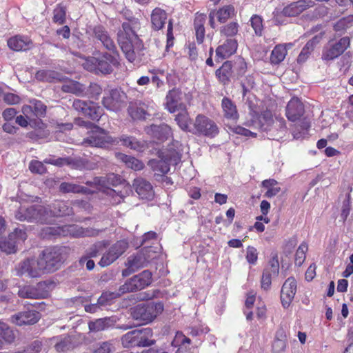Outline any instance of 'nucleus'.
Here are the masks:
<instances>
[{
    "mask_svg": "<svg viewBox=\"0 0 353 353\" xmlns=\"http://www.w3.org/2000/svg\"><path fill=\"white\" fill-rule=\"evenodd\" d=\"M137 27V21H125L117 34V43L125 58L131 63L141 55L143 49V42L136 33Z\"/></svg>",
    "mask_w": 353,
    "mask_h": 353,
    "instance_id": "f257e3e1",
    "label": "nucleus"
},
{
    "mask_svg": "<svg viewBox=\"0 0 353 353\" xmlns=\"http://www.w3.org/2000/svg\"><path fill=\"white\" fill-rule=\"evenodd\" d=\"M38 258L43 274L52 273L60 269L65 261L63 248H47L41 252Z\"/></svg>",
    "mask_w": 353,
    "mask_h": 353,
    "instance_id": "f03ea898",
    "label": "nucleus"
},
{
    "mask_svg": "<svg viewBox=\"0 0 353 353\" xmlns=\"http://www.w3.org/2000/svg\"><path fill=\"white\" fill-rule=\"evenodd\" d=\"M153 332L150 328L137 329L130 331L121 338V345L125 348L149 347L156 342L152 339Z\"/></svg>",
    "mask_w": 353,
    "mask_h": 353,
    "instance_id": "7ed1b4c3",
    "label": "nucleus"
},
{
    "mask_svg": "<svg viewBox=\"0 0 353 353\" xmlns=\"http://www.w3.org/2000/svg\"><path fill=\"white\" fill-rule=\"evenodd\" d=\"M163 310V305L161 302L139 304L131 309L133 319L141 324H147L153 321Z\"/></svg>",
    "mask_w": 353,
    "mask_h": 353,
    "instance_id": "20e7f679",
    "label": "nucleus"
},
{
    "mask_svg": "<svg viewBox=\"0 0 353 353\" xmlns=\"http://www.w3.org/2000/svg\"><path fill=\"white\" fill-rule=\"evenodd\" d=\"M254 125L262 131H270L274 127L280 134L273 137V139L281 138V135L286 132L285 121L283 118L274 119L272 112L269 110L263 111L254 121Z\"/></svg>",
    "mask_w": 353,
    "mask_h": 353,
    "instance_id": "39448f33",
    "label": "nucleus"
},
{
    "mask_svg": "<svg viewBox=\"0 0 353 353\" xmlns=\"http://www.w3.org/2000/svg\"><path fill=\"white\" fill-rule=\"evenodd\" d=\"M15 218L20 221L44 223L49 219V212L47 208L43 205L21 206L15 213Z\"/></svg>",
    "mask_w": 353,
    "mask_h": 353,
    "instance_id": "423d86ee",
    "label": "nucleus"
},
{
    "mask_svg": "<svg viewBox=\"0 0 353 353\" xmlns=\"http://www.w3.org/2000/svg\"><path fill=\"white\" fill-rule=\"evenodd\" d=\"M119 143L116 138L108 134V132L97 125L94 126L91 134L82 141V145L85 147H97L105 148L110 145H115Z\"/></svg>",
    "mask_w": 353,
    "mask_h": 353,
    "instance_id": "0eeeda50",
    "label": "nucleus"
},
{
    "mask_svg": "<svg viewBox=\"0 0 353 353\" xmlns=\"http://www.w3.org/2000/svg\"><path fill=\"white\" fill-rule=\"evenodd\" d=\"M90 36L96 44H99L107 51L119 56L116 43L103 26L99 24L91 28Z\"/></svg>",
    "mask_w": 353,
    "mask_h": 353,
    "instance_id": "6e6552de",
    "label": "nucleus"
},
{
    "mask_svg": "<svg viewBox=\"0 0 353 353\" xmlns=\"http://www.w3.org/2000/svg\"><path fill=\"white\" fill-rule=\"evenodd\" d=\"M194 128L191 132L194 134L214 137L219 133L216 123L204 114H198L194 121Z\"/></svg>",
    "mask_w": 353,
    "mask_h": 353,
    "instance_id": "1a4fd4ad",
    "label": "nucleus"
},
{
    "mask_svg": "<svg viewBox=\"0 0 353 353\" xmlns=\"http://www.w3.org/2000/svg\"><path fill=\"white\" fill-rule=\"evenodd\" d=\"M152 282V273L149 270H144L127 280L120 286L119 291L125 294L137 290H141L148 286Z\"/></svg>",
    "mask_w": 353,
    "mask_h": 353,
    "instance_id": "9d476101",
    "label": "nucleus"
},
{
    "mask_svg": "<svg viewBox=\"0 0 353 353\" xmlns=\"http://www.w3.org/2000/svg\"><path fill=\"white\" fill-rule=\"evenodd\" d=\"M16 275L26 276L30 278H38L43 274L39 258H28L19 263L14 268Z\"/></svg>",
    "mask_w": 353,
    "mask_h": 353,
    "instance_id": "9b49d317",
    "label": "nucleus"
},
{
    "mask_svg": "<svg viewBox=\"0 0 353 353\" xmlns=\"http://www.w3.org/2000/svg\"><path fill=\"white\" fill-rule=\"evenodd\" d=\"M350 44L348 37H342L339 41H330L323 48L322 59L325 61L334 60L341 55Z\"/></svg>",
    "mask_w": 353,
    "mask_h": 353,
    "instance_id": "f8f14e48",
    "label": "nucleus"
},
{
    "mask_svg": "<svg viewBox=\"0 0 353 353\" xmlns=\"http://www.w3.org/2000/svg\"><path fill=\"white\" fill-rule=\"evenodd\" d=\"M127 103V95L121 89L114 88L103 97L102 104L108 110L117 112Z\"/></svg>",
    "mask_w": 353,
    "mask_h": 353,
    "instance_id": "ddd939ff",
    "label": "nucleus"
},
{
    "mask_svg": "<svg viewBox=\"0 0 353 353\" xmlns=\"http://www.w3.org/2000/svg\"><path fill=\"white\" fill-rule=\"evenodd\" d=\"M128 247V242L126 240L117 241L103 254L99 264L101 267L110 265L119 259L127 250Z\"/></svg>",
    "mask_w": 353,
    "mask_h": 353,
    "instance_id": "4468645a",
    "label": "nucleus"
},
{
    "mask_svg": "<svg viewBox=\"0 0 353 353\" xmlns=\"http://www.w3.org/2000/svg\"><path fill=\"white\" fill-rule=\"evenodd\" d=\"M73 108L77 112L89 117L93 121H98L102 114V108L92 101H85L80 99H74L72 103Z\"/></svg>",
    "mask_w": 353,
    "mask_h": 353,
    "instance_id": "2eb2a0df",
    "label": "nucleus"
},
{
    "mask_svg": "<svg viewBox=\"0 0 353 353\" xmlns=\"http://www.w3.org/2000/svg\"><path fill=\"white\" fill-rule=\"evenodd\" d=\"M119 56L107 52H102L99 57H94L95 68L102 74H110L113 71L112 66H118Z\"/></svg>",
    "mask_w": 353,
    "mask_h": 353,
    "instance_id": "dca6fc26",
    "label": "nucleus"
},
{
    "mask_svg": "<svg viewBox=\"0 0 353 353\" xmlns=\"http://www.w3.org/2000/svg\"><path fill=\"white\" fill-rule=\"evenodd\" d=\"M148 258H150V256H145L140 251L135 255L129 256L125 263L127 268L122 271L123 276H128L140 268L146 266L148 263Z\"/></svg>",
    "mask_w": 353,
    "mask_h": 353,
    "instance_id": "f3484780",
    "label": "nucleus"
},
{
    "mask_svg": "<svg viewBox=\"0 0 353 353\" xmlns=\"http://www.w3.org/2000/svg\"><path fill=\"white\" fill-rule=\"evenodd\" d=\"M41 318L39 312L34 310H27L19 312L11 316V322L18 326L34 325Z\"/></svg>",
    "mask_w": 353,
    "mask_h": 353,
    "instance_id": "a211bd4d",
    "label": "nucleus"
},
{
    "mask_svg": "<svg viewBox=\"0 0 353 353\" xmlns=\"http://www.w3.org/2000/svg\"><path fill=\"white\" fill-rule=\"evenodd\" d=\"M296 292V281L293 277H289L283 283L281 291L282 305L288 307Z\"/></svg>",
    "mask_w": 353,
    "mask_h": 353,
    "instance_id": "6ab92c4d",
    "label": "nucleus"
},
{
    "mask_svg": "<svg viewBox=\"0 0 353 353\" xmlns=\"http://www.w3.org/2000/svg\"><path fill=\"white\" fill-rule=\"evenodd\" d=\"M270 266L265 268L261 280V288L264 290H268L272 284V277L277 276L279 271V263L277 256H274L269 262Z\"/></svg>",
    "mask_w": 353,
    "mask_h": 353,
    "instance_id": "aec40b11",
    "label": "nucleus"
},
{
    "mask_svg": "<svg viewBox=\"0 0 353 353\" xmlns=\"http://www.w3.org/2000/svg\"><path fill=\"white\" fill-rule=\"evenodd\" d=\"M132 187L141 199L151 200L154 192L151 183L141 177H137L132 182Z\"/></svg>",
    "mask_w": 353,
    "mask_h": 353,
    "instance_id": "412c9836",
    "label": "nucleus"
},
{
    "mask_svg": "<svg viewBox=\"0 0 353 353\" xmlns=\"http://www.w3.org/2000/svg\"><path fill=\"white\" fill-rule=\"evenodd\" d=\"M314 4V3L312 0H299L284 7L281 13L288 17H296L312 7Z\"/></svg>",
    "mask_w": 353,
    "mask_h": 353,
    "instance_id": "4be33fe9",
    "label": "nucleus"
},
{
    "mask_svg": "<svg viewBox=\"0 0 353 353\" xmlns=\"http://www.w3.org/2000/svg\"><path fill=\"white\" fill-rule=\"evenodd\" d=\"M15 123L21 127H26L28 124L32 128H37L34 132H30V137L35 135L39 139L47 137L48 132L43 130L45 124L41 119L30 121V122L22 115L17 116L15 119Z\"/></svg>",
    "mask_w": 353,
    "mask_h": 353,
    "instance_id": "5701e85b",
    "label": "nucleus"
},
{
    "mask_svg": "<svg viewBox=\"0 0 353 353\" xmlns=\"http://www.w3.org/2000/svg\"><path fill=\"white\" fill-rule=\"evenodd\" d=\"M304 106L296 97L292 98L286 107V116L291 121L299 120L304 114Z\"/></svg>",
    "mask_w": 353,
    "mask_h": 353,
    "instance_id": "b1692460",
    "label": "nucleus"
},
{
    "mask_svg": "<svg viewBox=\"0 0 353 353\" xmlns=\"http://www.w3.org/2000/svg\"><path fill=\"white\" fill-rule=\"evenodd\" d=\"M43 286L42 283H39L36 286L33 285H20L17 294L22 299H41L44 297L45 292H41L40 289Z\"/></svg>",
    "mask_w": 353,
    "mask_h": 353,
    "instance_id": "393cba45",
    "label": "nucleus"
},
{
    "mask_svg": "<svg viewBox=\"0 0 353 353\" xmlns=\"http://www.w3.org/2000/svg\"><path fill=\"white\" fill-rule=\"evenodd\" d=\"M49 218L53 216H63L72 214V208L64 201H55L47 208Z\"/></svg>",
    "mask_w": 353,
    "mask_h": 353,
    "instance_id": "a878e982",
    "label": "nucleus"
},
{
    "mask_svg": "<svg viewBox=\"0 0 353 353\" xmlns=\"http://www.w3.org/2000/svg\"><path fill=\"white\" fill-rule=\"evenodd\" d=\"M117 321L116 316L98 319L88 323V327L90 332H99L113 327Z\"/></svg>",
    "mask_w": 353,
    "mask_h": 353,
    "instance_id": "bb28decb",
    "label": "nucleus"
},
{
    "mask_svg": "<svg viewBox=\"0 0 353 353\" xmlns=\"http://www.w3.org/2000/svg\"><path fill=\"white\" fill-rule=\"evenodd\" d=\"M237 41L234 39H227L222 45L216 49V57L218 59H225L233 54L237 49Z\"/></svg>",
    "mask_w": 353,
    "mask_h": 353,
    "instance_id": "cd10ccee",
    "label": "nucleus"
},
{
    "mask_svg": "<svg viewBox=\"0 0 353 353\" xmlns=\"http://www.w3.org/2000/svg\"><path fill=\"white\" fill-rule=\"evenodd\" d=\"M323 34L321 32L315 35L309 40L301 50L297 58V62L300 64L303 63L309 58L311 52L314 50L315 46L321 41Z\"/></svg>",
    "mask_w": 353,
    "mask_h": 353,
    "instance_id": "c85d7f7f",
    "label": "nucleus"
},
{
    "mask_svg": "<svg viewBox=\"0 0 353 353\" xmlns=\"http://www.w3.org/2000/svg\"><path fill=\"white\" fill-rule=\"evenodd\" d=\"M148 133L159 141H165L172 135L171 128L165 123L160 125H151L148 130Z\"/></svg>",
    "mask_w": 353,
    "mask_h": 353,
    "instance_id": "c756f323",
    "label": "nucleus"
},
{
    "mask_svg": "<svg viewBox=\"0 0 353 353\" xmlns=\"http://www.w3.org/2000/svg\"><path fill=\"white\" fill-rule=\"evenodd\" d=\"M180 100V91L176 89L169 91L166 96L165 105L170 113H174L179 110L181 109V105H185L184 103H181Z\"/></svg>",
    "mask_w": 353,
    "mask_h": 353,
    "instance_id": "7c9ffc66",
    "label": "nucleus"
},
{
    "mask_svg": "<svg viewBox=\"0 0 353 353\" xmlns=\"http://www.w3.org/2000/svg\"><path fill=\"white\" fill-rule=\"evenodd\" d=\"M8 46L14 51H26L32 48V43L28 37L17 35L8 39Z\"/></svg>",
    "mask_w": 353,
    "mask_h": 353,
    "instance_id": "2f4dec72",
    "label": "nucleus"
},
{
    "mask_svg": "<svg viewBox=\"0 0 353 353\" xmlns=\"http://www.w3.org/2000/svg\"><path fill=\"white\" fill-rule=\"evenodd\" d=\"M16 339V333L8 324L0 321V348L4 344H11Z\"/></svg>",
    "mask_w": 353,
    "mask_h": 353,
    "instance_id": "473e14b6",
    "label": "nucleus"
},
{
    "mask_svg": "<svg viewBox=\"0 0 353 353\" xmlns=\"http://www.w3.org/2000/svg\"><path fill=\"white\" fill-rule=\"evenodd\" d=\"M54 343V348L59 352H63L74 348L73 338L71 336H57L50 339Z\"/></svg>",
    "mask_w": 353,
    "mask_h": 353,
    "instance_id": "72a5a7b5",
    "label": "nucleus"
},
{
    "mask_svg": "<svg viewBox=\"0 0 353 353\" xmlns=\"http://www.w3.org/2000/svg\"><path fill=\"white\" fill-rule=\"evenodd\" d=\"M115 156L117 160L124 163L128 168L134 171L141 170L144 168L143 163L134 157L121 152L116 153Z\"/></svg>",
    "mask_w": 353,
    "mask_h": 353,
    "instance_id": "f704fd0d",
    "label": "nucleus"
},
{
    "mask_svg": "<svg viewBox=\"0 0 353 353\" xmlns=\"http://www.w3.org/2000/svg\"><path fill=\"white\" fill-rule=\"evenodd\" d=\"M35 78L41 81H63L65 80L64 77L60 73L50 70H41L37 72L35 74Z\"/></svg>",
    "mask_w": 353,
    "mask_h": 353,
    "instance_id": "c9c22d12",
    "label": "nucleus"
},
{
    "mask_svg": "<svg viewBox=\"0 0 353 353\" xmlns=\"http://www.w3.org/2000/svg\"><path fill=\"white\" fill-rule=\"evenodd\" d=\"M232 73V64L229 61L224 62L222 66L216 70V76L223 85L229 83Z\"/></svg>",
    "mask_w": 353,
    "mask_h": 353,
    "instance_id": "e433bc0d",
    "label": "nucleus"
},
{
    "mask_svg": "<svg viewBox=\"0 0 353 353\" xmlns=\"http://www.w3.org/2000/svg\"><path fill=\"white\" fill-rule=\"evenodd\" d=\"M59 191L63 194L73 193L85 194L90 192V190L88 188L70 182L61 183L59 187Z\"/></svg>",
    "mask_w": 353,
    "mask_h": 353,
    "instance_id": "4c0bfd02",
    "label": "nucleus"
},
{
    "mask_svg": "<svg viewBox=\"0 0 353 353\" xmlns=\"http://www.w3.org/2000/svg\"><path fill=\"white\" fill-rule=\"evenodd\" d=\"M181 109L175 116V121L179 127L185 132H191L190 129V118L186 109V105H181Z\"/></svg>",
    "mask_w": 353,
    "mask_h": 353,
    "instance_id": "58836bf2",
    "label": "nucleus"
},
{
    "mask_svg": "<svg viewBox=\"0 0 353 353\" xmlns=\"http://www.w3.org/2000/svg\"><path fill=\"white\" fill-rule=\"evenodd\" d=\"M166 19L167 14L163 10L159 8L154 9L151 14V22L155 30H161L164 26Z\"/></svg>",
    "mask_w": 353,
    "mask_h": 353,
    "instance_id": "ea45409f",
    "label": "nucleus"
},
{
    "mask_svg": "<svg viewBox=\"0 0 353 353\" xmlns=\"http://www.w3.org/2000/svg\"><path fill=\"white\" fill-rule=\"evenodd\" d=\"M146 108L144 103H130L128 108V112L133 119H145L146 115H149Z\"/></svg>",
    "mask_w": 353,
    "mask_h": 353,
    "instance_id": "a19ab883",
    "label": "nucleus"
},
{
    "mask_svg": "<svg viewBox=\"0 0 353 353\" xmlns=\"http://www.w3.org/2000/svg\"><path fill=\"white\" fill-rule=\"evenodd\" d=\"M70 234L74 237L96 236L101 230L92 228H83L79 225H71L69 230Z\"/></svg>",
    "mask_w": 353,
    "mask_h": 353,
    "instance_id": "79ce46f5",
    "label": "nucleus"
},
{
    "mask_svg": "<svg viewBox=\"0 0 353 353\" xmlns=\"http://www.w3.org/2000/svg\"><path fill=\"white\" fill-rule=\"evenodd\" d=\"M116 139L119 141V143L121 142L122 145L132 150L140 152L144 148V144L134 137L123 134L119 138Z\"/></svg>",
    "mask_w": 353,
    "mask_h": 353,
    "instance_id": "37998d69",
    "label": "nucleus"
},
{
    "mask_svg": "<svg viewBox=\"0 0 353 353\" xmlns=\"http://www.w3.org/2000/svg\"><path fill=\"white\" fill-rule=\"evenodd\" d=\"M222 108L224 112V115L226 118L232 120H236L238 119L239 114L236 110V107L230 99L227 97H224L223 99Z\"/></svg>",
    "mask_w": 353,
    "mask_h": 353,
    "instance_id": "c03bdc74",
    "label": "nucleus"
},
{
    "mask_svg": "<svg viewBox=\"0 0 353 353\" xmlns=\"http://www.w3.org/2000/svg\"><path fill=\"white\" fill-rule=\"evenodd\" d=\"M123 293H121L119 290L118 292H103L100 297L98 299V305L101 307L110 305L114 299L121 296Z\"/></svg>",
    "mask_w": 353,
    "mask_h": 353,
    "instance_id": "a18cd8bd",
    "label": "nucleus"
},
{
    "mask_svg": "<svg viewBox=\"0 0 353 353\" xmlns=\"http://www.w3.org/2000/svg\"><path fill=\"white\" fill-rule=\"evenodd\" d=\"M18 244L8 235V238L0 240V250L7 254H14L18 250Z\"/></svg>",
    "mask_w": 353,
    "mask_h": 353,
    "instance_id": "49530a36",
    "label": "nucleus"
},
{
    "mask_svg": "<svg viewBox=\"0 0 353 353\" xmlns=\"http://www.w3.org/2000/svg\"><path fill=\"white\" fill-rule=\"evenodd\" d=\"M216 14L220 23H225L228 19L234 16L235 10L231 5L225 6L217 11L216 10Z\"/></svg>",
    "mask_w": 353,
    "mask_h": 353,
    "instance_id": "de8ad7c7",
    "label": "nucleus"
},
{
    "mask_svg": "<svg viewBox=\"0 0 353 353\" xmlns=\"http://www.w3.org/2000/svg\"><path fill=\"white\" fill-rule=\"evenodd\" d=\"M62 90L64 92H71L77 96H84L85 87L77 81H70L69 83L63 85Z\"/></svg>",
    "mask_w": 353,
    "mask_h": 353,
    "instance_id": "09e8293b",
    "label": "nucleus"
},
{
    "mask_svg": "<svg viewBox=\"0 0 353 353\" xmlns=\"http://www.w3.org/2000/svg\"><path fill=\"white\" fill-rule=\"evenodd\" d=\"M286 54V48L282 45H278L274 48L271 53L270 61L273 64H279L283 61Z\"/></svg>",
    "mask_w": 353,
    "mask_h": 353,
    "instance_id": "8fccbe9b",
    "label": "nucleus"
},
{
    "mask_svg": "<svg viewBox=\"0 0 353 353\" xmlns=\"http://www.w3.org/2000/svg\"><path fill=\"white\" fill-rule=\"evenodd\" d=\"M53 22L62 25L66 20V7L62 3L58 4L53 10Z\"/></svg>",
    "mask_w": 353,
    "mask_h": 353,
    "instance_id": "3c124183",
    "label": "nucleus"
},
{
    "mask_svg": "<svg viewBox=\"0 0 353 353\" xmlns=\"http://www.w3.org/2000/svg\"><path fill=\"white\" fill-rule=\"evenodd\" d=\"M152 169L162 174H165L170 170V164L163 157L161 160H152L149 162Z\"/></svg>",
    "mask_w": 353,
    "mask_h": 353,
    "instance_id": "603ef678",
    "label": "nucleus"
},
{
    "mask_svg": "<svg viewBox=\"0 0 353 353\" xmlns=\"http://www.w3.org/2000/svg\"><path fill=\"white\" fill-rule=\"evenodd\" d=\"M310 127V123L306 119H304L301 124L296 127L292 132L294 139H299L304 137L307 134L308 129Z\"/></svg>",
    "mask_w": 353,
    "mask_h": 353,
    "instance_id": "864d4df0",
    "label": "nucleus"
},
{
    "mask_svg": "<svg viewBox=\"0 0 353 353\" xmlns=\"http://www.w3.org/2000/svg\"><path fill=\"white\" fill-rule=\"evenodd\" d=\"M239 31V24L236 22H230L220 28L221 35L226 37H233L237 34Z\"/></svg>",
    "mask_w": 353,
    "mask_h": 353,
    "instance_id": "5fc2aeb1",
    "label": "nucleus"
},
{
    "mask_svg": "<svg viewBox=\"0 0 353 353\" xmlns=\"http://www.w3.org/2000/svg\"><path fill=\"white\" fill-rule=\"evenodd\" d=\"M130 188L127 187L126 190L123 192L122 190L108 188L107 190V194L112 197L113 203L119 204L123 201L124 198L128 194V190Z\"/></svg>",
    "mask_w": 353,
    "mask_h": 353,
    "instance_id": "6e6d98bb",
    "label": "nucleus"
},
{
    "mask_svg": "<svg viewBox=\"0 0 353 353\" xmlns=\"http://www.w3.org/2000/svg\"><path fill=\"white\" fill-rule=\"evenodd\" d=\"M30 103L32 105L34 114L37 117H45L47 107L42 101L34 99L30 100Z\"/></svg>",
    "mask_w": 353,
    "mask_h": 353,
    "instance_id": "4d7b16f0",
    "label": "nucleus"
},
{
    "mask_svg": "<svg viewBox=\"0 0 353 353\" xmlns=\"http://www.w3.org/2000/svg\"><path fill=\"white\" fill-rule=\"evenodd\" d=\"M102 93L101 87L95 83H91L85 91V95L90 98L97 99Z\"/></svg>",
    "mask_w": 353,
    "mask_h": 353,
    "instance_id": "13d9d810",
    "label": "nucleus"
},
{
    "mask_svg": "<svg viewBox=\"0 0 353 353\" xmlns=\"http://www.w3.org/2000/svg\"><path fill=\"white\" fill-rule=\"evenodd\" d=\"M250 23L255 34L257 36H261L263 29V19L261 17L257 14H254L250 19Z\"/></svg>",
    "mask_w": 353,
    "mask_h": 353,
    "instance_id": "bf43d9fd",
    "label": "nucleus"
},
{
    "mask_svg": "<svg viewBox=\"0 0 353 353\" xmlns=\"http://www.w3.org/2000/svg\"><path fill=\"white\" fill-rule=\"evenodd\" d=\"M307 250V245L305 243H301L295 254V263L300 266L303 264L305 259V252Z\"/></svg>",
    "mask_w": 353,
    "mask_h": 353,
    "instance_id": "052dcab7",
    "label": "nucleus"
},
{
    "mask_svg": "<svg viewBox=\"0 0 353 353\" xmlns=\"http://www.w3.org/2000/svg\"><path fill=\"white\" fill-rule=\"evenodd\" d=\"M163 157L168 161L170 165H176L181 161V155L176 150L168 151Z\"/></svg>",
    "mask_w": 353,
    "mask_h": 353,
    "instance_id": "680f3d73",
    "label": "nucleus"
},
{
    "mask_svg": "<svg viewBox=\"0 0 353 353\" xmlns=\"http://www.w3.org/2000/svg\"><path fill=\"white\" fill-rule=\"evenodd\" d=\"M9 235L15 240L18 245L24 242L28 237L26 230L19 228H16L14 232H11Z\"/></svg>",
    "mask_w": 353,
    "mask_h": 353,
    "instance_id": "e2e57ef3",
    "label": "nucleus"
},
{
    "mask_svg": "<svg viewBox=\"0 0 353 353\" xmlns=\"http://www.w3.org/2000/svg\"><path fill=\"white\" fill-rule=\"evenodd\" d=\"M245 258L250 264L254 265L258 259L257 250L253 246H248L246 250Z\"/></svg>",
    "mask_w": 353,
    "mask_h": 353,
    "instance_id": "0e129e2a",
    "label": "nucleus"
},
{
    "mask_svg": "<svg viewBox=\"0 0 353 353\" xmlns=\"http://www.w3.org/2000/svg\"><path fill=\"white\" fill-rule=\"evenodd\" d=\"M108 245L107 241H98L94 244L90 248L89 254L92 257L97 256L98 253L103 250Z\"/></svg>",
    "mask_w": 353,
    "mask_h": 353,
    "instance_id": "69168bd1",
    "label": "nucleus"
},
{
    "mask_svg": "<svg viewBox=\"0 0 353 353\" xmlns=\"http://www.w3.org/2000/svg\"><path fill=\"white\" fill-rule=\"evenodd\" d=\"M45 162L57 166H63L64 165H70L74 164V160L70 157L58 158L57 159H49L45 161Z\"/></svg>",
    "mask_w": 353,
    "mask_h": 353,
    "instance_id": "338daca9",
    "label": "nucleus"
},
{
    "mask_svg": "<svg viewBox=\"0 0 353 353\" xmlns=\"http://www.w3.org/2000/svg\"><path fill=\"white\" fill-rule=\"evenodd\" d=\"M106 180L108 183L114 187H117L119 185L122 184L123 182L124 181V180L121 177V176L114 173H110L108 174L106 176Z\"/></svg>",
    "mask_w": 353,
    "mask_h": 353,
    "instance_id": "774afa93",
    "label": "nucleus"
}]
</instances>
